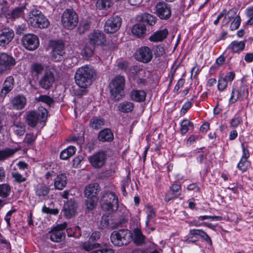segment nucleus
I'll list each match as a JSON object with an SVG mask.
<instances>
[{
	"instance_id": "obj_20",
	"label": "nucleus",
	"mask_w": 253,
	"mask_h": 253,
	"mask_svg": "<svg viewBox=\"0 0 253 253\" xmlns=\"http://www.w3.org/2000/svg\"><path fill=\"white\" fill-rule=\"evenodd\" d=\"M40 114L35 111H28L26 114V122L31 127L36 126L40 120Z\"/></svg>"
},
{
	"instance_id": "obj_32",
	"label": "nucleus",
	"mask_w": 253,
	"mask_h": 253,
	"mask_svg": "<svg viewBox=\"0 0 253 253\" xmlns=\"http://www.w3.org/2000/svg\"><path fill=\"white\" fill-rule=\"evenodd\" d=\"M133 103L129 101L123 102L118 106V110L123 113L130 112L133 110Z\"/></svg>"
},
{
	"instance_id": "obj_62",
	"label": "nucleus",
	"mask_w": 253,
	"mask_h": 253,
	"mask_svg": "<svg viewBox=\"0 0 253 253\" xmlns=\"http://www.w3.org/2000/svg\"><path fill=\"white\" fill-rule=\"evenodd\" d=\"M191 102L187 101L184 103L181 109V113L185 114L191 107Z\"/></svg>"
},
{
	"instance_id": "obj_47",
	"label": "nucleus",
	"mask_w": 253,
	"mask_h": 253,
	"mask_svg": "<svg viewBox=\"0 0 253 253\" xmlns=\"http://www.w3.org/2000/svg\"><path fill=\"white\" fill-rule=\"evenodd\" d=\"M37 100L44 102L50 106H51V105L54 103L53 99L50 97L46 95H40L37 99Z\"/></svg>"
},
{
	"instance_id": "obj_7",
	"label": "nucleus",
	"mask_w": 253,
	"mask_h": 253,
	"mask_svg": "<svg viewBox=\"0 0 253 253\" xmlns=\"http://www.w3.org/2000/svg\"><path fill=\"white\" fill-rule=\"evenodd\" d=\"M51 59L55 62H60L65 56V46L62 41H54L51 42Z\"/></svg>"
},
{
	"instance_id": "obj_17",
	"label": "nucleus",
	"mask_w": 253,
	"mask_h": 253,
	"mask_svg": "<svg viewBox=\"0 0 253 253\" xmlns=\"http://www.w3.org/2000/svg\"><path fill=\"white\" fill-rule=\"evenodd\" d=\"M78 208V204L75 200L68 201L63 207V211L65 216L68 219L75 216Z\"/></svg>"
},
{
	"instance_id": "obj_52",
	"label": "nucleus",
	"mask_w": 253,
	"mask_h": 253,
	"mask_svg": "<svg viewBox=\"0 0 253 253\" xmlns=\"http://www.w3.org/2000/svg\"><path fill=\"white\" fill-rule=\"evenodd\" d=\"M11 175L14 179V180L19 183L24 182L26 180V178L23 177L22 175L18 172H12Z\"/></svg>"
},
{
	"instance_id": "obj_64",
	"label": "nucleus",
	"mask_w": 253,
	"mask_h": 253,
	"mask_svg": "<svg viewBox=\"0 0 253 253\" xmlns=\"http://www.w3.org/2000/svg\"><path fill=\"white\" fill-rule=\"evenodd\" d=\"M100 237V234L99 232H93L89 238V241L94 243V241L98 239Z\"/></svg>"
},
{
	"instance_id": "obj_61",
	"label": "nucleus",
	"mask_w": 253,
	"mask_h": 253,
	"mask_svg": "<svg viewBox=\"0 0 253 253\" xmlns=\"http://www.w3.org/2000/svg\"><path fill=\"white\" fill-rule=\"evenodd\" d=\"M12 89L3 84V87L0 92V97L4 98Z\"/></svg>"
},
{
	"instance_id": "obj_5",
	"label": "nucleus",
	"mask_w": 253,
	"mask_h": 253,
	"mask_svg": "<svg viewBox=\"0 0 253 253\" xmlns=\"http://www.w3.org/2000/svg\"><path fill=\"white\" fill-rule=\"evenodd\" d=\"M111 242L116 246L127 245L132 239V234L127 229H121L112 232L110 236Z\"/></svg>"
},
{
	"instance_id": "obj_48",
	"label": "nucleus",
	"mask_w": 253,
	"mask_h": 253,
	"mask_svg": "<svg viewBox=\"0 0 253 253\" xmlns=\"http://www.w3.org/2000/svg\"><path fill=\"white\" fill-rule=\"evenodd\" d=\"M90 28V24L87 22L81 23L78 28V32L80 35L84 34Z\"/></svg>"
},
{
	"instance_id": "obj_6",
	"label": "nucleus",
	"mask_w": 253,
	"mask_h": 253,
	"mask_svg": "<svg viewBox=\"0 0 253 253\" xmlns=\"http://www.w3.org/2000/svg\"><path fill=\"white\" fill-rule=\"evenodd\" d=\"M79 18L77 13L72 9H66L62 14V23L63 27L68 30L75 28L78 23Z\"/></svg>"
},
{
	"instance_id": "obj_12",
	"label": "nucleus",
	"mask_w": 253,
	"mask_h": 253,
	"mask_svg": "<svg viewBox=\"0 0 253 253\" xmlns=\"http://www.w3.org/2000/svg\"><path fill=\"white\" fill-rule=\"evenodd\" d=\"M156 14L161 19L167 20L171 15L170 6L165 2H159L155 6Z\"/></svg>"
},
{
	"instance_id": "obj_13",
	"label": "nucleus",
	"mask_w": 253,
	"mask_h": 253,
	"mask_svg": "<svg viewBox=\"0 0 253 253\" xmlns=\"http://www.w3.org/2000/svg\"><path fill=\"white\" fill-rule=\"evenodd\" d=\"M88 42L91 44L97 46L105 45L106 43L105 36L103 32L95 30L88 35Z\"/></svg>"
},
{
	"instance_id": "obj_57",
	"label": "nucleus",
	"mask_w": 253,
	"mask_h": 253,
	"mask_svg": "<svg viewBox=\"0 0 253 253\" xmlns=\"http://www.w3.org/2000/svg\"><path fill=\"white\" fill-rule=\"evenodd\" d=\"M14 80L13 77L12 76H8L6 78L3 84L11 89H12L14 86Z\"/></svg>"
},
{
	"instance_id": "obj_40",
	"label": "nucleus",
	"mask_w": 253,
	"mask_h": 253,
	"mask_svg": "<svg viewBox=\"0 0 253 253\" xmlns=\"http://www.w3.org/2000/svg\"><path fill=\"white\" fill-rule=\"evenodd\" d=\"M96 47L95 45L91 44L90 42H88L85 44L84 49V54L86 57H91L93 55Z\"/></svg>"
},
{
	"instance_id": "obj_30",
	"label": "nucleus",
	"mask_w": 253,
	"mask_h": 253,
	"mask_svg": "<svg viewBox=\"0 0 253 253\" xmlns=\"http://www.w3.org/2000/svg\"><path fill=\"white\" fill-rule=\"evenodd\" d=\"M49 233L50 240L54 242H60L65 238V234L63 231H58L54 228Z\"/></svg>"
},
{
	"instance_id": "obj_2",
	"label": "nucleus",
	"mask_w": 253,
	"mask_h": 253,
	"mask_svg": "<svg viewBox=\"0 0 253 253\" xmlns=\"http://www.w3.org/2000/svg\"><path fill=\"white\" fill-rule=\"evenodd\" d=\"M125 84V78L118 76L113 79L109 84V87L112 100L119 101L124 96Z\"/></svg>"
},
{
	"instance_id": "obj_42",
	"label": "nucleus",
	"mask_w": 253,
	"mask_h": 253,
	"mask_svg": "<svg viewBox=\"0 0 253 253\" xmlns=\"http://www.w3.org/2000/svg\"><path fill=\"white\" fill-rule=\"evenodd\" d=\"M99 244L98 243H93L89 241L83 243L81 247L82 248L86 251H90L94 249L97 248L99 247Z\"/></svg>"
},
{
	"instance_id": "obj_1",
	"label": "nucleus",
	"mask_w": 253,
	"mask_h": 253,
	"mask_svg": "<svg viewBox=\"0 0 253 253\" xmlns=\"http://www.w3.org/2000/svg\"><path fill=\"white\" fill-rule=\"evenodd\" d=\"M96 76L94 68L91 66L86 65L78 69L75 76V82L79 86L86 88L91 84Z\"/></svg>"
},
{
	"instance_id": "obj_58",
	"label": "nucleus",
	"mask_w": 253,
	"mask_h": 253,
	"mask_svg": "<svg viewBox=\"0 0 253 253\" xmlns=\"http://www.w3.org/2000/svg\"><path fill=\"white\" fill-rule=\"evenodd\" d=\"M42 211L47 214L57 215L59 211L56 209H49V208L46 207L45 206H44L42 208Z\"/></svg>"
},
{
	"instance_id": "obj_41",
	"label": "nucleus",
	"mask_w": 253,
	"mask_h": 253,
	"mask_svg": "<svg viewBox=\"0 0 253 253\" xmlns=\"http://www.w3.org/2000/svg\"><path fill=\"white\" fill-rule=\"evenodd\" d=\"M10 187L8 184H2L0 185V196L2 198H6L10 193Z\"/></svg>"
},
{
	"instance_id": "obj_21",
	"label": "nucleus",
	"mask_w": 253,
	"mask_h": 253,
	"mask_svg": "<svg viewBox=\"0 0 253 253\" xmlns=\"http://www.w3.org/2000/svg\"><path fill=\"white\" fill-rule=\"evenodd\" d=\"M99 185L97 183H90L86 185L84 188V194L86 197H97L99 192Z\"/></svg>"
},
{
	"instance_id": "obj_33",
	"label": "nucleus",
	"mask_w": 253,
	"mask_h": 253,
	"mask_svg": "<svg viewBox=\"0 0 253 253\" xmlns=\"http://www.w3.org/2000/svg\"><path fill=\"white\" fill-rule=\"evenodd\" d=\"M76 149L74 146H70L63 150L60 155V158L63 160H67L73 156L76 152Z\"/></svg>"
},
{
	"instance_id": "obj_23",
	"label": "nucleus",
	"mask_w": 253,
	"mask_h": 253,
	"mask_svg": "<svg viewBox=\"0 0 253 253\" xmlns=\"http://www.w3.org/2000/svg\"><path fill=\"white\" fill-rule=\"evenodd\" d=\"M98 139L101 142H111L114 139V134L110 129L105 128L99 132Z\"/></svg>"
},
{
	"instance_id": "obj_54",
	"label": "nucleus",
	"mask_w": 253,
	"mask_h": 253,
	"mask_svg": "<svg viewBox=\"0 0 253 253\" xmlns=\"http://www.w3.org/2000/svg\"><path fill=\"white\" fill-rule=\"evenodd\" d=\"M228 82L226 80V79L223 78H220L218 80V89L220 91H223L225 89L227 86Z\"/></svg>"
},
{
	"instance_id": "obj_38",
	"label": "nucleus",
	"mask_w": 253,
	"mask_h": 253,
	"mask_svg": "<svg viewBox=\"0 0 253 253\" xmlns=\"http://www.w3.org/2000/svg\"><path fill=\"white\" fill-rule=\"evenodd\" d=\"M86 198L87 199L85 201L86 208L88 211H92L95 208L97 205L98 198L97 197Z\"/></svg>"
},
{
	"instance_id": "obj_11",
	"label": "nucleus",
	"mask_w": 253,
	"mask_h": 253,
	"mask_svg": "<svg viewBox=\"0 0 253 253\" xmlns=\"http://www.w3.org/2000/svg\"><path fill=\"white\" fill-rule=\"evenodd\" d=\"M107 157L103 151L98 152L88 157L91 165L95 169H100L105 164Z\"/></svg>"
},
{
	"instance_id": "obj_28",
	"label": "nucleus",
	"mask_w": 253,
	"mask_h": 253,
	"mask_svg": "<svg viewBox=\"0 0 253 253\" xmlns=\"http://www.w3.org/2000/svg\"><path fill=\"white\" fill-rule=\"evenodd\" d=\"M54 186L56 189L62 190L67 184V177L65 174L61 173L54 178Z\"/></svg>"
},
{
	"instance_id": "obj_29",
	"label": "nucleus",
	"mask_w": 253,
	"mask_h": 253,
	"mask_svg": "<svg viewBox=\"0 0 253 253\" xmlns=\"http://www.w3.org/2000/svg\"><path fill=\"white\" fill-rule=\"evenodd\" d=\"M50 190L48 186L43 183H39L36 186L35 193L40 198L43 197L48 194Z\"/></svg>"
},
{
	"instance_id": "obj_26",
	"label": "nucleus",
	"mask_w": 253,
	"mask_h": 253,
	"mask_svg": "<svg viewBox=\"0 0 253 253\" xmlns=\"http://www.w3.org/2000/svg\"><path fill=\"white\" fill-rule=\"evenodd\" d=\"M131 99L138 102H141L145 100L146 93L142 90H132L130 94Z\"/></svg>"
},
{
	"instance_id": "obj_34",
	"label": "nucleus",
	"mask_w": 253,
	"mask_h": 253,
	"mask_svg": "<svg viewBox=\"0 0 253 253\" xmlns=\"http://www.w3.org/2000/svg\"><path fill=\"white\" fill-rule=\"evenodd\" d=\"M133 241L137 245H140L144 243L145 236L142 234L141 230L138 228L134 229L133 231Z\"/></svg>"
},
{
	"instance_id": "obj_44",
	"label": "nucleus",
	"mask_w": 253,
	"mask_h": 253,
	"mask_svg": "<svg viewBox=\"0 0 253 253\" xmlns=\"http://www.w3.org/2000/svg\"><path fill=\"white\" fill-rule=\"evenodd\" d=\"M111 220L108 215L102 216L100 222V227L101 229L109 228L110 223Z\"/></svg>"
},
{
	"instance_id": "obj_19",
	"label": "nucleus",
	"mask_w": 253,
	"mask_h": 253,
	"mask_svg": "<svg viewBox=\"0 0 253 253\" xmlns=\"http://www.w3.org/2000/svg\"><path fill=\"white\" fill-rule=\"evenodd\" d=\"M248 93L247 89L245 86L242 85L238 89L233 88L232 94L229 99L230 103H234L237 100H242L245 93Z\"/></svg>"
},
{
	"instance_id": "obj_15",
	"label": "nucleus",
	"mask_w": 253,
	"mask_h": 253,
	"mask_svg": "<svg viewBox=\"0 0 253 253\" xmlns=\"http://www.w3.org/2000/svg\"><path fill=\"white\" fill-rule=\"evenodd\" d=\"M153 57L151 49L147 46H143L138 49L135 53V58L137 61L143 63L150 62Z\"/></svg>"
},
{
	"instance_id": "obj_50",
	"label": "nucleus",
	"mask_w": 253,
	"mask_h": 253,
	"mask_svg": "<svg viewBox=\"0 0 253 253\" xmlns=\"http://www.w3.org/2000/svg\"><path fill=\"white\" fill-rule=\"evenodd\" d=\"M23 15V8L17 7L13 9L11 12V16L15 19L22 16Z\"/></svg>"
},
{
	"instance_id": "obj_10",
	"label": "nucleus",
	"mask_w": 253,
	"mask_h": 253,
	"mask_svg": "<svg viewBox=\"0 0 253 253\" xmlns=\"http://www.w3.org/2000/svg\"><path fill=\"white\" fill-rule=\"evenodd\" d=\"M122 18L117 15L110 17L105 22L104 31L107 33H114L120 28L122 25Z\"/></svg>"
},
{
	"instance_id": "obj_55",
	"label": "nucleus",
	"mask_w": 253,
	"mask_h": 253,
	"mask_svg": "<svg viewBox=\"0 0 253 253\" xmlns=\"http://www.w3.org/2000/svg\"><path fill=\"white\" fill-rule=\"evenodd\" d=\"M248 166L247 160L241 158L240 162L238 164L237 167L240 170L245 171L247 170Z\"/></svg>"
},
{
	"instance_id": "obj_53",
	"label": "nucleus",
	"mask_w": 253,
	"mask_h": 253,
	"mask_svg": "<svg viewBox=\"0 0 253 253\" xmlns=\"http://www.w3.org/2000/svg\"><path fill=\"white\" fill-rule=\"evenodd\" d=\"M237 10L236 9H232L229 10L227 12H226V16L227 15V20L224 23L225 24H227L232 19H234L236 15Z\"/></svg>"
},
{
	"instance_id": "obj_36",
	"label": "nucleus",
	"mask_w": 253,
	"mask_h": 253,
	"mask_svg": "<svg viewBox=\"0 0 253 253\" xmlns=\"http://www.w3.org/2000/svg\"><path fill=\"white\" fill-rule=\"evenodd\" d=\"M141 20L142 21L147 23L149 25L153 26L155 24L157 18L153 15L144 13L141 16Z\"/></svg>"
},
{
	"instance_id": "obj_49",
	"label": "nucleus",
	"mask_w": 253,
	"mask_h": 253,
	"mask_svg": "<svg viewBox=\"0 0 253 253\" xmlns=\"http://www.w3.org/2000/svg\"><path fill=\"white\" fill-rule=\"evenodd\" d=\"M170 189L177 198L181 195V185L178 183H174L170 187Z\"/></svg>"
},
{
	"instance_id": "obj_43",
	"label": "nucleus",
	"mask_w": 253,
	"mask_h": 253,
	"mask_svg": "<svg viewBox=\"0 0 253 253\" xmlns=\"http://www.w3.org/2000/svg\"><path fill=\"white\" fill-rule=\"evenodd\" d=\"M146 212L147 213L146 225L148 226L149 221L156 216V213L152 207L150 206H147Z\"/></svg>"
},
{
	"instance_id": "obj_8",
	"label": "nucleus",
	"mask_w": 253,
	"mask_h": 253,
	"mask_svg": "<svg viewBox=\"0 0 253 253\" xmlns=\"http://www.w3.org/2000/svg\"><path fill=\"white\" fill-rule=\"evenodd\" d=\"M15 58L7 53H0V75L10 70L16 64Z\"/></svg>"
},
{
	"instance_id": "obj_4",
	"label": "nucleus",
	"mask_w": 253,
	"mask_h": 253,
	"mask_svg": "<svg viewBox=\"0 0 253 253\" xmlns=\"http://www.w3.org/2000/svg\"><path fill=\"white\" fill-rule=\"evenodd\" d=\"M101 205L104 211H117L119 207L118 197L113 192L106 191L101 198Z\"/></svg>"
},
{
	"instance_id": "obj_22",
	"label": "nucleus",
	"mask_w": 253,
	"mask_h": 253,
	"mask_svg": "<svg viewBox=\"0 0 253 253\" xmlns=\"http://www.w3.org/2000/svg\"><path fill=\"white\" fill-rule=\"evenodd\" d=\"M169 31L167 29H164L154 32L149 37V40L153 42H161L167 38Z\"/></svg>"
},
{
	"instance_id": "obj_37",
	"label": "nucleus",
	"mask_w": 253,
	"mask_h": 253,
	"mask_svg": "<svg viewBox=\"0 0 253 253\" xmlns=\"http://www.w3.org/2000/svg\"><path fill=\"white\" fill-rule=\"evenodd\" d=\"M180 132L182 134H185L191 127L193 128L194 125L193 123L188 119L183 120L180 124Z\"/></svg>"
},
{
	"instance_id": "obj_46",
	"label": "nucleus",
	"mask_w": 253,
	"mask_h": 253,
	"mask_svg": "<svg viewBox=\"0 0 253 253\" xmlns=\"http://www.w3.org/2000/svg\"><path fill=\"white\" fill-rule=\"evenodd\" d=\"M246 14L249 18L247 21V25H253V5L248 7L246 9Z\"/></svg>"
},
{
	"instance_id": "obj_9",
	"label": "nucleus",
	"mask_w": 253,
	"mask_h": 253,
	"mask_svg": "<svg viewBox=\"0 0 253 253\" xmlns=\"http://www.w3.org/2000/svg\"><path fill=\"white\" fill-rule=\"evenodd\" d=\"M21 42L23 47L30 51L36 49L39 46V39L34 34L25 35L22 37Z\"/></svg>"
},
{
	"instance_id": "obj_51",
	"label": "nucleus",
	"mask_w": 253,
	"mask_h": 253,
	"mask_svg": "<svg viewBox=\"0 0 253 253\" xmlns=\"http://www.w3.org/2000/svg\"><path fill=\"white\" fill-rule=\"evenodd\" d=\"M154 52L156 56H162L165 54V50L162 45L155 46L154 48Z\"/></svg>"
},
{
	"instance_id": "obj_18",
	"label": "nucleus",
	"mask_w": 253,
	"mask_h": 253,
	"mask_svg": "<svg viewBox=\"0 0 253 253\" xmlns=\"http://www.w3.org/2000/svg\"><path fill=\"white\" fill-rule=\"evenodd\" d=\"M27 103V99L23 95H17L13 97L10 101L13 109L20 110L24 108Z\"/></svg>"
},
{
	"instance_id": "obj_35",
	"label": "nucleus",
	"mask_w": 253,
	"mask_h": 253,
	"mask_svg": "<svg viewBox=\"0 0 253 253\" xmlns=\"http://www.w3.org/2000/svg\"><path fill=\"white\" fill-rule=\"evenodd\" d=\"M104 125V120L102 118L93 117L90 121V126L95 129L100 128Z\"/></svg>"
},
{
	"instance_id": "obj_60",
	"label": "nucleus",
	"mask_w": 253,
	"mask_h": 253,
	"mask_svg": "<svg viewBox=\"0 0 253 253\" xmlns=\"http://www.w3.org/2000/svg\"><path fill=\"white\" fill-rule=\"evenodd\" d=\"M242 121V118L240 117H235L231 120L230 125L233 127H237Z\"/></svg>"
},
{
	"instance_id": "obj_63",
	"label": "nucleus",
	"mask_w": 253,
	"mask_h": 253,
	"mask_svg": "<svg viewBox=\"0 0 253 253\" xmlns=\"http://www.w3.org/2000/svg\"><path fill=\"white\" fill-rule=\"evenodd\" d=\"M242 150H243V155L242 157V159H246L250 157V153L247 149H246L244 145V143H243L241 145Z\"/></svg>"
},
{
	"instance_id": "obj_27",
	"label": "nucleus",
	"mask_w": 253,
	"mask_h": 253,
	"mask_svg": "<svg viewBox=\"0 0 253 253\" xmlns=\"http://www.w3.org/2000/svg\"><path fill=\"white\" fill-rule=\"evenodd\" d=\"M131 32L133 35L138 38H143L146 33V27L141 23L136 24L132 27Z\"/></svg>"
},
{
	"instance_id": "obj_31",
	"label": "nucleus",
	"mask_w": 253,
	"mask_h": 253,
	"mask_svg": "<svg viewBox=\"0 0 253 253\" xmlns=\"http://www.w3.org/2000/svg\"><path fill=\"white\" fill-rule=\"evenodd\" d=\"M11 128L15 134L18 136L24 135L25 132V126L23 123L19 122H15L11 126Z\"/></svg>"
},
{
	"instance_id": "obj_45",
	"label": "nucleus",
	"mask_w": 253,
	"mask_h": 253,
	"mask_svg": "<svg viewBox=\"0 0 253 253\" xmlns=\"http://www.w3.org/2000/svg\"><path fill=\"white\" fill-rule=\"evenodd\" d=\"M241 19L240 16L238 15L233 19L230 26V29L231 31H234L238 29L241 24Z\"/></svg>"
},
{
	"instance_id": "obj_39",
	"label": "nucleus",
	"mask_w": 253,
	"mask_h": 253,
	"mask_svg": "<svg viewBox=\"0 0 253 253\" xmlns=\"http://www.w3.org/2000/svg\"><path fill=\"white\" fill-rule=\"evenodd\" d=\"M112 3L110 0H98L96 2V7L100 10L110 8Z\"/></svg>"
},
{
	"instance_id": "obj_14",
	"label": "nucleus",
	"mask_w": 253,
	"mask_h": 253,
	"mask_svg": "<svg viewBox=\"0 0 253 253\" xmlns=\"http://www.w3.org/2000/svg\"><path fill=\"white\" fill-rule=\"evenodd\" d=\"M55 81L53 73L50 70H46L39 81L41 87L45 89L50 88Z\"/></svg>"
},
{
	"instance_id": "obj_56",
	"label": "nucleus",
	"mask_w": 253,
	"mask_h": 253,
	"mask_svg": "<svg viewBox=\"0 0 253 253\" xmlns=\"http://www.w3.org/2000/svg\"><path fill=\"white\" fill-rule=\"evenodd\" d=\"M31 69L33 71L37 74H41L43 70V67L42 64L39 63H34L32 65Z\"/></svg>"
},
{
	"instance_id": "obj_3",
	"label": "nucleus",
	"mask_w": 253,
	"mask_h": 253,
	"mask_svg": "<svg viewBox=\"0 0 253 253\" xmlns=\"http://www.w3.org/2000/svg\"><path fill=\"white\" fill-rule=\"evenodd\" d=\"M28 20L31 26L41 29L47 28L49 22L46 17L39 10L33 8L29 13Z\"/></svg>"
},
{
	"instance_id": "obj_59",
	"label": "nucleus",
	"mask_w": 253,
	"mask_h": 253,
	"mask_svg": "<svg viewBox=\"0 0 253 253\" xmlns=\"http://www.w3.org/2000/svg\"><path fill=\"white\" fill-rule=\"evenodd\" d=\"M36 138V136L33 133H28L26 135L24 142L27 144H32Z\"/></svg>"
},
{
	"instance_id": "obj_16",
	"label": "nucleus",
	"mask_w": 253,
	"mask_h": 253,
	"mask_svg": "<svg viewBox=\"0 0 253 253\" xmlns=\"http://www.w3.org/2000/svg\"><path fill=\"white\" fill-rule=\"evenodd\" d=\"M14 37V33L12 29L4 28L0 30V46L4 47L8 44Z\"/></svg>"
},
{
	"instance_id": "obj_25",
	"label": "nucleus",
	"mask_w": 253,
	"mask_h": 253,
	"mask_svg": "<svg viewBox=\"0 0 253 253\" xmlns=\"http://www.w3.org/2000/svg\"><path fill=\"white\" fill-rule=\"evenodd\" d=\"M245 41H234L231 42L227 48L231 50L233 53H239L243 51L245 47Z\"/></svg>"
},
{
	"instance_id": "obj_24",
	"label": "nucleus",
	"mask_w": 253,
	"mask_h": 253,
	"mask_svg": "<svg viewBox=\"0 0 253 253\" xmlns=\"http://www.w3.org/2000/svg\"><path fill=\"white\" fill-rule=\"evenodd\" d=\"M19 148H6L0 150V162L12 157L14 154L19 150Z\"/></svg>"
}]
</instances>
